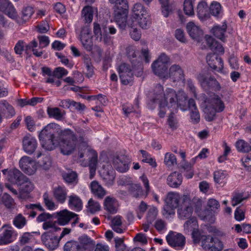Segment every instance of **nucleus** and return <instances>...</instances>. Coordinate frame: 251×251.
Here are the masks:
<instances>
[{
  "label": "nucleus",
  "mask_w": 251,
  "mask_h": 251,
  "mask_svg": "<svg viewBox=\"0 0 251 251\" xmlns=\"http://www.w3.org/2000/svg\"><path fill=\"white\" fill-rule=\"evenodd\" d=\"M39 138L43 148L51 151L59 145L61 153L69 155L75 150L77 138L74 132L67 128L60 129L59 125L50 123L40 132Z\"/></svg>",
  "instance_id": "obj_1"
},
{
  "label": "nucleus",
  "mask_w": 251,
  "mask_h": 251,
  "mask_svg": "<svg viewBox=\"0 0 251 251\" xmlns=\"http://www.w3.org/2000/svg\"><path fill=\"white\" fill-rule=\"evenodd\" d=\"M207 44L214 52L208 54L206 56V61L209 67L218 72H222L224 68V62L221 57L215 54H223L224 49L222 45L216 41L212 37L205 36Z\"/></svg>",
  "instance_id": "obj_2"
},
{
  "label": "nucleus",
  "mask_w": 251,
  "mask_h": 251,
  "mask_svg": "<svg viewBox=\"0 0 251 251\" xmlns=\"http://www.w3.org/2000/svg\"><path fill=\"white\" fill-rule=\"evenodd\" d=\"M201 106L203 108L204 118L206 121H213L216 113L223 111L225 106L224 102L218 95H213L208 98L205 94V100H201Z\"/></svg>",
  "instance_id": "obj_3"
},
{
  "label": "nucleus",
  "mask_w": 251,
  "mask_h": 251,
  "mask_svg": "<svg viewBox=\"0 0 251 251\" xmlns=\"http://www.w3.org/2000/svg\"><path fill=\"white\" fill-rule=\"evenodd\" d=\"M166 100L169 101L168 106L175 111L179 107L183 111L187 110V95L182 90L176 92L172 88H167L164 95Z\"/></svg>",
  "instance_id": "obj_4"
},
{
  "label": "nucleus",
  "mask_w": 251,
  "mask_h": 251,
  "mask_svg": "<svg viewBox=\"0 0 251 251\" xmlns=\"http://www.w3.org/2000/svg\"><path fill=\"white\" fill-rule=\"evenodd\" d=\"M115 3L114 19L121 29H125L127 23L128 4L126 0H111Z\"/></svg>",
  "instance_id": "obj_5"
},
{
  "label": "nucleus",
  "mask_w": 251,
  "mask_h": 251,
  "mask_svg": "<svg viewBox=\"0 0 251 251\" xmlns=\"http://www.w3.org/2000/svg\"><path fill=\"white\" fill-rule=\"evenodd\" d=\"M181 199V195L178 193L168 192L164 200L165 205L163 207V215L166 217L175 215V210L179 206Z\"/></svg>",
  "instance_id": "obj_6"
},
{
  "label": "nucleus",
  "mask_w": 251,
  "mask_h": 251,
  "mask_svg": "<svg viewBox=\"0 0 251 251\" xmlns=\"http://www.w3.org/2000/svg\"><path fill=\"white\" fill-rule=\"evenodd\" d=\"M132 18L142 28H146L150 24V16L145 7L140 3H135L132 8Z\"/></svg>",
  "instance_id": "obj_7"
},
{
  "label": "nucleus",
  "mask_w": 251,
  "mask_h": 251,
  "mask_svg": "<svg viewBox=\"0 0 251 251\" xmlns=\"http://www.w3.org/2000/svg\"><path fill=\"white\" fill-rule=\"evenodd\" d=\"M193 212L192 202L189 196L183 195L181 204L177 210L179 219L185 220L192 217Z\"/></svg>",
  "instance_id": "obj_8"
},
{
  "label": "nucleus",
  "mask_w": 251,
  "mask_h": 251,
  "mask_svg": "<svg viewBox=\"0 0 251 251\" xmlns=\"http://www.w3.org/2000/svg\"><path fill=\"white\" fill-rule=\"evenodd\" d=\"M60 228H54L53 230H50L45 232L41 235V241L43 244L50 250L53 251L56 249L60 241L55 234V232L60 229Z\"/></svg>",
  "instance_id": "obj_9"
},
{
  "label": "nucleus",
  "mask_w": 251,
  "mask_h": 251,
  "mask_svg": "<svg viewBox=\"0 0 251 251\" xmlns=\"http://www.w3.org/2000/svg\"><path fill=\"white\" fill-rule=\"evenodd\" d=\"M134 66L126 63L122 64L119 67V73L122 84H131L133 82Z\"/></svg>",
  "instance_id": "obj_10"
},
{
  "label": "nucleus",
  "mask_w": 251,
  "mask_h": 251,
  "mask_svg": "<svg viewBox=\"0 0 251 251\" xmlns=\"http://www.w3.org/2000/svg\"><path fill=\"white\" fill-rule=\"evenodd\" d=\"M112 161L115 169L122 173L129 170L131 162L128 157L125 155H114Z\"/></svg>",
  "instance_id": "obj_11"
},
{
  "label": "nucleus",
  "mask_w": 251,
  "mask_h": 251,
  "mask_svg": "<svg viewBox=\"0 0 251 251\" xmlns=\"http://www.w3.org/2000/svg\"><path fill=\"white\" fill-rule=\"evenodd\" d=\"M192 236L195 243L201 242V246L203 249L209 251L212 244L213 237L209 235H205L199 230H194L192 233Z\"/></svg>",
  "instance_id": "obj_12"
},
{
  "label": "nucleus",
  "mask_w": 251,
  "mask_h": 251,
  "mask_svg": "<svg viewBox=\"0 0 251 251\" xmlns=\"http://www.w3.org/2000/svg\"><path fill=\"white\" fill-rule=\"evenodd\" d=\"M16 236V231L11 226L4 225L0 229V245L12 242Z\"/></svg>",
  "instance_id": "obj_13"
},
{
  "label": "nucleus",
  "mask_w": 251,
  "mask_h": 251,
  "mask_svg": "<svg viewBox=\"0 0 251 251\" xmlns=\"http://www.w3.org/2000/svg\"><path fill=\"white\" fill-rule=\"evenodd\" d=\"M166 240L171 247L181 249L185 244V238L180 233L170 232L166 236Z\"/></svg>",
  "instance_id": "obj_14"
},
{
  "label": "nucleus",
  "mask_w": 251,
  "mask_h": 251,
  "mask_svg": "<svg viewBox=\"0 0 251 251\" xmlns=\"http://www.w3.org/2000/svg\"><path fill=\"white\" fill-rule=\"evenodd\" d=\"M79 39L84 49L87 51H91L93 49V43L89 27L85 26L82 28Z\"/></svg>",
  "instance_id": "obj_15"
},
{
  "label": "nucleus",
  "mask_w": 251,
  "mask_h": 251,
  "mask_svg": "<svg viewBox=\"0 0 251 251\" xmlns=\"http://www.w3.org/2000/svg\"><path fill=\"white\" fill-rule=\"evenodd\" d=\"M19 165L23 171L29 175L33 174L36 170L35 161L27 156L21 158L19 161Z\"/></svg>",
  "instance_id": "obj_16"
},
{
  "label": "nucleus",
  "mask_w": 251,
  "mask_h": 251,
  "mask_svg": "<svg viewBox=\"0 0 251 251\" xmlns=\"http://www.w3.org/2000/svg\"><path fill=\"white\" fill-rule=\"evenodd\" d=\"M168 76L173 82L184 81L185 79L183 71L179 65L176 64L170 67Z\"/></svg>",
  "instance_id": "obj_17"
},
{
  "label": "nucleus",
  "mask_w": 251,
  "mask_h": 251,
  "mask_svg": "<svg viewBox=\"0 0 251 251\" xmlns=\"http://www.w3.org/2000/svg\"><path fill=\"white\" fill-rule=\"evenodd\" d=\"M187 31L190 36L198 42L200 41L203 35V32L200 27L196 25L194 22H190L186 25Z\"/></svg>",
  "instance_id": "obj_18"
},
{
  "label": "nucleus",
  "mask_w": 251,
  "mask_h": 251,
  "mask_svg": "<svg viewBox=\"0 0 251 251\" xmlns=\"http://www.w3.org/2000/svg\"><path fill=\"white\" fill-rule=\"evenodd\" d=\"M94 33L98 37H99V35H100V39L102 40L103 39L104 43H109L110 41V26H103L101 31L100 25L95 23L94 24Z\"/></svg>",
  "instance_id": "obj_19"
},
{
  "label": "nucleus",
  "mask_w": 251,
  "mask_h": 251,
  "mask_svg": "<svg viewBox=\"0 0 251 251\" xmlns=\"http://www.w3.org/2000/svg\"><path fill=\"white\" fill-rule=\"evenodd\" d=\"M23 146L25 152L29 154H32L37 148V141L31 136H25L23 140Z\"/></svg>",
  "instance_id": "obj_20"
},
{
  "label": "nucleus",
  "mask_w": 251,
  "mask_h": 251,
  "mask_svg": "<svg viewBox=\"0 0 251 251\" xmlns=\"http://www.w3.org/2000/svg\"><path fill=\"white\" fill-rule=\"evenodd\" d=\"M25 178V176L17 169H12L8 171V180L12 184L18 185Z\"/></svg>",
  "instance_id": "obj_21"
},
{
  "label": "nucleus",
  "mask_w": 251,
  "mask_h": 251,
  "mask_svg": "<svg viewBox=\"0 0 251 251\" xmlns=\"http://www.w3.org/2000/svg\"><path fill=\"white\" fill-rule=\"evenodd\" d=\"M77 216L76 214L65 209L58 213L57 222L60 226H65L69 223L71 219Z\"/></svg>",
  "instance_id": "obj_22"
},
{
  "label": "nucleus",
  "mask_w": 251,
  "mask_h": 251,
  "mask_svg": "<svg viewBox=\"0 0 251 251\" xmlns=\"http://www.w3.org/2000/svg\"><path fill=\"white\" fill-rule=\"evenodd\" d=\"M227 27L226 23L224 22L222 25H215L211 29V32L215 37L225 42L226 39L225 34Z\"/></svg>",
  "instance_id": "obj_23"
},
{
  "label": "nucleus",
  "mask_w": 251,
  "mask_h": 251,
  "mask_svg": "<svg viewBox=\"0 0 251 251\" xmlns=\"http://www.w3.org/2000/svg\"><path fill=\"white\" fill-rule=\"evenodd\" d=\"M53 196L56 201L59 203H64L67 198V190L64 186H58L53 188Z\"/></svg>",
  "instance_id": "obj_24"
},
{
  "label": "nucleus",
  "mask_w": 251,
  "mask_h": 251,
  "mask_svg": "<svg viewBox=\"0 0 251 251\" xmlns=\"http://www.w3.org/2000/svg\"><path fill=\"white\" fill-rule=\"evenodd\" d=\"M196 78L202 87H209L211 86V83L219 84L216 79L209 76L207 73H200L197 75Z\"/></svg>",
  "instance_id": "obj_25"
},
{
  "label": "nucleus",
  "mask_w": 251,
  "mask_h": 251,
  "mask_svg": "<svg viewBox=\"0 0 251 251\" xmlns=\"http://www.w3.org/2000/svg\"><path fill=\"white\" fill-rule=\"evenodd\" d=\"M196 11L198 17L201 20H205L209 17V7L204 0H201L198 3Z\"/></svg>",
  "instance_id": "obj_26"
},
{
  "label": "nucleus",
  "mask_w": 251,
  "mask_h": 251,
  "mask_svg": "<svg viewBox=\"0 0 251 251\" xmlns=\"http://www.w3.org/2000/svg\"><path fill=\"white\" fill-rule=\"evenodd\" d=\"M68 205L72 209L78 212L82 209L83 202L79 197L73 194L68 197Z\"/></svg>",
  "instance_id": "obj_27"
},
{
  "label": "nucleus",
  "mask_w": 251,
  "mask_h": 251,
  "mask_svg": "<svg viewBox=\"0 0 251 251\" xmlns=\"http://www.w3.org/2000/svg\"><path fill=\"white\" fill-rule=\"evenodd\" d=\"M1 4L0 8L4 11L5 14L10 18L14 19L17 17V12L14 6L8 0H1Z\"/></svg>",
  "instance_id": "obj_28"
},
{
  "label": "nucleus",
  "mask_w": 251,
  "mask_h": 251,
  "mask_svg": "<svg viewBox=\"0 0 251 251\" xmlns=\"http://www.w3.org/2000/svg\"><path fill=\"white\" fill-rule=\"evenodd\" d=\"M182 175L176 172L171 174L167 178V184L172 188H177L182 183Z\"/></svg>",
  "instance_id": "obj_29"
},
{
  "label": "nucleus",
  "mask_w": 251,
  "mask_h": 251,
  "mask_svg": "<svg viewBox=\"0 0 251 251\" xmlns=\"http://www.w3.org/2000/svg\"><path fill=\"white\" fill-rule=\"evenodd\" d=\"M111 227L117 233H123V217L119 215L111 216Z\"/></svg>",
  "instance_id": "obj_30"
},
{
  "label": "nucleus",
  "mask_w": 251,
  "mask_h": 251,
  "mask_svg": "<svg viewBox=\"0 0 251 251\" xmlns=\"http://www.w3.org/2000/svg\"><path fill=\"white\" fill-rule=\"evenodd\" d=\"M152 71L155 75L158 76L160 78L167 79L168 78L167 73V66L153 63L151 65Z\"/></svg>",
  "instance_id": "obj_31"
},
{
  "label": "nucleus",
  "mask_w": 251,
  "mask_h": 251,
  "mask_svg": "<svg viewBox=\"0 0 251 251\" xmlns=\"http://www.w3.org/2000/svg\"><path fill=\"white\" fill-rule=\"evenodd\" d=\"M163 87L160 84H157L154 88L152 96L151 101L154 103H157L160 101H164V95Z\"/></svg>",
  "instance_id": "obj_32"
},
{
  "label": "nucleus",
  "mask_w": 251,
  "mask_h": 251,
  "mask_svg": "<svg viewBox=\"0 0 251 251\" xmlns=\"http://www.w3.org/2000/svg\"><path fill=\"white\" fill-rule=\"evenodd\" d=\"M92 193L98 198L102 199L106 195L105 190L97 181H93L90 184Z\"/></svg>",
  "instance_id": "obj_33"
},
{
  "label": "nucleus",
  "mask_w": 251,
  "mask_h": 251,
  "mask_svg": "<svg viewBox=\"0 0 251 251\" xmlns=\"http://www.w3.org/2000/svg\"><path fill=\"white\" fill-rule=\"evenodd\" d=\"M47 112L50 118H53L58 121L62 120L66 114L64 110H61L58 107H48Z\"/></svg>",
  "instance_id": "obj_34"
},
{
  "label": "nucleus",
  "mask_w": 251,
  "mask_h": 251,
  "mask_svg": "<svg viewBox=\"0 0 251 251\" xmlns=\"http://www.w3.org/2000/svg\"><path fill=\"white\" fill-rule=\"evenodd\" d=\"M25 214L28 215L29 217L31 218H34L37 215L35 209L40 211H44V209L40 203L26 204L25 205Z\"/></svg>",
  "instance_id": "obj_35"
},
{
  "label": "nucleus",
  "mask_w": 251,
  "mask_h": 251,
  "mask_svg": "<svg viewBox=\"0 0 251 251\" xmlns=\"http://www.w3.org/2000/svg\"><path fill=\"white\" fill-rule=\"evenodd\" d=\"M93 10L91 6H85L81 11V18L85 23L90 24L93 19Z\"/></svg>",
  "instance_id": "obj_36"
},
{
  "label": "nucleus",
  "mask_w": 251,
  "mask_h": 251,
  "mask_svg": "<svg viewBox=\"0 0 251 251\" xmlns=\"http://www.w3.org/2000/svg\"><path fill=\"white\" fill-rule=\"evenodd\" d=\"M18 186H20V192L22 193H29L34 188L33 183L26 176L25 178H24V180L22 181Z\"/></svg>",
  "instance_id": "obj_37"
},
{
  "label": "nucleus",
  "mask_w": 251,
  "mask_h": 251,
  "mask_svg": "<svg viewBox=\"0 0 251 251\" xmlns=\"http://www.w3.org/2000/svg\"><path fill=\"white\" fill-rule=\"evenodd\" d=\"M210 13L215 17H220L223 14V9L221 4L216 1H213L210 4L209 7Z\"/></svg>",
  "instance_id": "obj_38"
},
{
  "label": "nucleus",
  "mask_w": 251,
  "mask_h": 251,
  "mask_svg": "<svg viewBox=\"0 0 251 251\" xmlns=\"http://www.w3.org/2000/svg\"><path fill=\"white\" fill-rule=\"evenodd\" d=\"M62 176L63 179L68 183L76 182L77 175L75 172L69 170L62 172Z\"/></svg>",
  "instance_id": "obj_39"
},
{
  "label": "nucleus",
  "mask_w": 251,
  "mask_h": 251,
  "mask_svg": "<svg viewBox=\"0 0 251 251\" xmlns=\"http://www.w3.org/2000/svg\"><path fill=\"white\" fill-rule=\"evenodd\" d=\"M194 2L195 0H184L183 2V11L185 15L188 16L194 15Z\"/></svg>",
  "instance_id": "obj_40"
},
{
  "label": "nucleus",
  "mask_w": 251,
  "mask_h": 251,
  "mask_svg": "<svg viewBox=\"0 0 251 251\" xmlns=\"http://www.w3.org/2000/svg\"><path fill=\"white\" fill-rule=\"evenodd\" d=\"M27 224L26 218L21 214L16 215L13 220V225L18 229L23 228Z\"/></svg>",
  "instance_id": "obj_41"
},
{
  "label": "nucleus",
  "mask_w": 251,
  "mask_h": 251,
  "mask_svg": "<svg viewBox=\"0 0 251 251\" xmlns=\"http://www.w3.org/2000/svg\"><path fill=\"white\" fill-rule=\"evenodd\" d=\"M227 174L226 171L219 170L214 172V179L215 182L219 184L225 183Z\"/></svg>",
  "instance_id": "obj_42"
},
{
  "label": "nucleus",
  "mask_w": 251,
  "mask_h": 251,
  "mask_svg": "<svg viewBox=\"0 0 251 251\" xmlns=\"http://www.w3.org/2000/svg\"><path fill=\"white\" fill-rule=\"evenodd\" d=\"M126 55L130 60L131 63L132 64V66H134L136 65H138L139 64V61L137 62V64H136L137 60V55L134 47L132 46H129L126 48Z\"/></svg>",
  "instance_id": "obj_43"
},
{
  "label": "nucleus",
  "mask_w": 251,
  "mask_h": 251,
  "mask_svg": "<svg viewBox=\"0 0 251 251\" xmlns=\"http://www.w3.org/2000/svg\"><path fill=\"white\" fill-rule=\"evenodd\" d=\"M140 152L142 155L143 158L142 162L149 163L151 166L153 168H155L157 166V163L155 161V159L151 157V155L149 153L144 150H140Z\"/></svg>",
  "instance_id": "obj_44"
},
{
  "label": "nucleus",
  "mask_w": 251,
  "mask_h": 251,
  "mask_svg": "<svg viewBox=\"0 0 251 251\" xmlns=\"http://www.w3.org/2000/svg\"><path fill=\"white\" fill-rule=\"evenodd\" d=\"M187 85L190 91L193 94L194 97L198 100H205V94L202 93L198 95L196 93V89L192 80L190 79L187 80Z\"/></svg>",
  "instance_id": "obj_45"
},
{
  "label": "nucleus",
  "mask_w": 251,
  "mask_h": 251,
  "mask_svg": "<svg viewBox=\"0 0 251 251\" xmlns=\"http://www.w3.org/2000/svg\"><path fill=\"white\" fill-rule=\"evenodd\" d=\"M129 190L132 196L136 198L141 197L143 193L142 187L137 184H131Z\"/></svg>",
  "instance_id": "obj_46"
},
{
  "label": "nucleus",
  "mask_w": 251,
  "mask_h": 251,
  "mask_svg": "<svg viewBox=\"0 0 251 251\" xmlns=\"http://www.w3.org/2000/svg\"><path fill=\"white\" fill-rule=\"evenodd\" d=\"M236 147L240 152H248L251 150V146L243 140H240L236 142Z\"/></svg>",
  "instance_id": "obj_47"
},
{
  "label": "nucleus",
  "mask_w": 251,
  "mask_h": 251,
  "mask_svg": "<svg viewBox=\"0 0 251 251\" xmlns=\"http://www.w3.org/2000/svg\"><path fill=\"white\" fill-rule=\"evenodd\" d=\"M188 219V220L184 224V229L185 232L188 233L191 229H193V231L194 230H198L195 227L197 226V223L196 218L191 217ZM193 232V231H192V232Z\"/></svg>",
  "instance_id": "obj_48"
},
{
  "label": "nucleus",
  "mask_w": 251,
  "mask_h": 251,
  "mask_svg": "<svg viewBox=\"0 0 251 251\" xmlns=\"http://www.w3.org/2000/svg\"><path fill=\"white\" fill-rule=\"evenodd\" d=\"M79 245L84 248L86 251L88 247L93 244V240L86 235H83L78 238Z\"/></svg>",
  "instance_id": "obj_49"
},
{
  "label": "nucleus",
  "mask_w": 251,
  "mask_h": 251,
  "mask_svg": "<svg viewBox=\"0 0 251 251\" xmlns=\"http://www.w3.org/2000/svg\"><path fill=\"white\" fill-rule=\"evenodd\" d=\"M2 202L5 206L8 208H13L15 205L13 199L8 194L4 193L2 197Z\"/></svg>",
  "instance_id": "obj_50"
},
{
  "label": "nucleus",
  "mask_w": 251,
  "mask_h": 251,
  "mask_svg": "<svg viewBox=\"0 0 251 251\" xmlns=\"http://www.w3.org/2000/svg\"><path fill=\"white\" fill-rule=\"evenodd\" d=\"M159 104V116L161 118H163L166 114V108H167L172 111H175V110H173L172 107H169L168 106L169 101L167 100H166V99L164 98V101H160V102H158Z\"/></svg>",
  "instance_id": "obj_51"
},
{
  "label": "nucleus",
  "mask_w": 251,
  "mask_h": 251,
  "mask_svg": "<svg viewBox=\"0 0 251 251\" xmlns=\"http://www.w3.org/2000/svg\"><path fill=\"white\" fill-rule=\"evenodd\" d=\"M158 211L157 208L153 206H151L148 211L147 221L152 223L156 218Z\"/></svg>",
  "instance_id": "obj_52"
},
{
  "label": "nucleus",
  "mask_w": 251,
  "mask_h": 251,
  "mask_svg": "<svg viewBox=\"0 0 251 251\" xmlns=\"http://www.w3.org/2000/svg\"><path fill=\"white\" fill-rule=\"evenodd\" d=\"M209 251H221L223 249L222 242L217 237H213Z\"/></svg>",
  "instance_id": "obj_53"
},
{
  "label": "nucleus",
  "mask_w": 251,
  "mask_h": 251,
  "mask_svg": "<svg viewBox=\"0 0 251 251\" xmlns=\"http://www.w3.org/2000/svg\"><path fill=\"white\" fill-rule=\"evenodd\" d=\"M167 224L162 219H157L154 223V227L159 233H162L167 229Z\"/></svg>",
  "instance_id": "obj_54"
},
{
  "label": "nucleus",
  "mask_w": 251,
  "mask_h": 251,
  "mask_svg": "<svg viewBox=\"0 0 251 251\" xmlns=\"http://www.w3.org/2000/svg\"><path fill=\"white\" fill-rule=\"evenodd\" d=\"M164 163L168 166H172L176 163V159L174 154L167 152L165 155Z\"/></svg>",
  "instance_id": "obj_55"
},
{
  "label": "nucleus",
  "mask_w": 251,
  "mask_h": 251,
  "mask_svg": "<svg viewBox=\"0 0 251 251\" xmlns=\"http://www.w3.org/2000/svg\"><path fill=\"white\" fill-rule=\"evenodd\" d=\"M88 209L91 213H94L100 210V206L99 203L95 201L93 199H90L88 202Z\"/></svg>",
  "instance_id": "obj_56"
},
{
  "label": "nucleus",
  "mask_w": 251,
  "mask_h": 251,
  "mask_svg": "<svg viewBox=\"0 0 251 251\" xmlns=\"http://www.w3.org/2000/svg\"><path fill=\"white\" fill-rule=\"evenodd\" d=\"M34 10L32 7L27 6L25 7L22 11V19L24 22L29 20Z\"/></svg>",
  "instance_id": "obj_57"
},
{
  "label": "nucleus",
  "mask_w": 251,
  "mask_h": 251,
  "mask_svg": "<svg viewBox=\"0 0 251 251\" xmlns=\"http://www.w3.org/2000/svg\"><path fill=\"white\" fill-rule=\"evenodd\" d=\"M45 205L48 209L52 210L55 208V203L51 199L49 198L48 193H45L43 196Z\"/></svg>",
  "instance_id": "obj_58"
},
{
  "label": "nucleus",
  "mask_w": 251,
  "mask_h": 251,
  "mask_svg": "<svg viewBox=\"0 0 251 251\" xmlns=\"http://www.w3.org/2000/svg\"><path fill=\"white\" fill-rule=\"evenodd\" d=\"M208 208L211 211L215 212L220 207L219 201L214 199H210L207 203Z\"/></svg>",
  "instance_id": "obj_59"
},
{
  "label": "nucleus",
  "mask_w": 251,
  "mask_h": 251,
  "mask_svg": "<svg viewBox=\"0 0 251 251\" xmlns=\"http://www.w3.org/2000/svg\"><path fill=\"white\" fill-rule=\"evenodd\" d=\"M190 119L191 122L194 124H197L200 121V114L198 109H195L190 111Z\"/></svg>",
  "instance_id": "obj_60"
},
{
  "label": "nucleus",
  "mask_w": 251,
  "mask_h": 251,
  "mask_svg": "<svg viewBox=\"0 0 251 251\" xmlns=\"http://www.w3.org/2000/svg\"><path fill=\"white\" fill-rule=\"evenodd\" d=\"M115 243L116 251H124L127 250L126 246L124 243V239L116 237L114 239Z\"/></svg>",
  "instance_id": "obj_61"
},
{
  "label": "nucleus",
  "mask_w": 251,
  "mask_h": 251,
  "mask_svg": "<svg viewBox=\"0 0 251 251\" xmlns=\"http://www.w3.org/2000/svg\"><path fill=\"white\" fill-rule=\"evenodd\" d=\"M245 199L246 198L243 197V193H235L234 194L231 200L232 205L235 206Z\"/></svg>",
  "instance_id": "obj_62"
},
{
  "label": "nucleus",
  "mask_w": 251,
  "mask_h": 251,
  "mask_svg": "<svg viewBox=\"0 0 251 251\" xmlns=\"http://www.w3.org/2000/svg\"><path fill=\"white\" fill-rule=\"evenodd\" d=\"M67 74L68 71L66 69L64 68L59 67L55 69L53 72L52 75L59 79Z\"/></svg>",
  "instance_id": "obj_63"
},
{
  "label": "nucleus",
  "mask_w": 251,
  "mask_h": 251,
  "mask_svg": "<svg viewBox=\"0 0 251 251\" xmlns=\"http://www.w3.org/2000/svg\"><path fill=\"white\" fill-rule=\"evenodd\" d=\"M78 242L74 241L67 242L64 246V251H75L77 249Z\"/></svg>",
  "instance_id": "obj_64"
}]
</instances>
